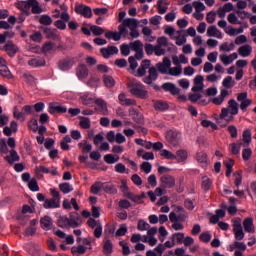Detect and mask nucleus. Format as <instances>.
Listing matches in <instances>:
<instances>
[{"label":"nucleus","mask_w":256,"mask_h":256,"mask_svg":"<svg viewBox=\"0 0 256 256\" xmlns=\"http://www.w3.org/2000/svg\"><path fill=\"white\" fill-rule=\"evenodd\" d=\"M242 145L243 142L231 143L229 145V152L231 153V155H240Z\"/></svg>","instance_id":"obj_40"},{"label":"nucleus","mask_w":256,"mask_h":256,"mask_svg":"<svg viewBox=\"0 0 256 256\" xmlns=\"http://www.w3.org/2000/svg\"><path fill=\"white\" fill-rule=\"evenodd\" d=\"M241 225H243L244 231L246 233H255V225L253 224V218L248 217L244 219V221L241 222Z\"/></svg>","instance_id":"obj_22"},{"label":"nucleus","mask_w":256,"mask_h":256,"mask_svg":"<svg viewBox=\"0 0 256 256\" xmlns=\"http://www.w3.org/2000/svg\"><path fill=\"white\" fill-rule=\"evenodd\" d=\"M0 75L1 77H4L6 79H12L13 74H11V70H9V67L6 66H0Z\"/></svg>","instance_id":"obj_54"},{"label":"nucleus","mask_w":256,"mask_h":256,"mask_svg":"<svg viewBox=\"0 0 256 256\" xmlns=\"http://www.w3.org/2000/svg\"><path fill=\"white\" fill-rule=\"evenodd\" d=\"M40 226L44 231H51L53 229V219L49 216H44L40 219Z\"/></svg>","instance_id":"obj_20"},{"label":"nucleus","mask_w":256,"mask_h":256,"mask_svg":"<svg viewBox=\"0 0 256 256\" xmlns=\"http://www.w3.org/2000/svg\"><path fill=\"white\" fill-rule=\"evenodd\" d=\"M160 155L161 157H164V159L175 160V154L167 149L161 150Z\"/></svg>","instance_id":"obj_63"},{"label":"nucleus","mask_w":256,"mask_h":256,"mask_svg":"<svg viewBox=\"0 0 256 256\" xmlns=\"http://www.w3.org/2000/svg\"><path fill=\"white\" fill-rule=\"evenodd\" d=\"M40 25H46V27H49V25H53V19L51 16L44 14L39 19Z\"/></svg>","instance_id":"obj_55"},{"label":"nucleus","mask_w":256,"mask_h":256,"mask_svg":"<svg viewBox=\"0 0 256 256\" xmlns=\"http://www.w3.org/2000/svg\"><path fill=\"white\" fill-rule=\"evenodd\" d=\"M102 191H105V193H108L110 195L117 194V188H115V186H113V184L109 182L102 183Z\"/></svg>","instance_id":"obj_41"},{"label":"nucleus","mask_w":256,"mask_h":256,"mask_svg":"<svg viewBox=\"0 0 256 256\" xmlns=\"http://www.w3.org/2000/svg\"><path fill=\"white\" fill-rule=\"evenodd\" d=\"M17 9H20V11H29V0L27 1H19L16 4Z\"/></svg>","instance_id":"obj_64"},{"label":"nucleus","mask_w":256,"mask_h":256,"mask_svg":"<svg viewBox=\"0 0 256 256\" xmlns=\"http://www.w3.org/2000/svg\"><path fill=\"white\" fill-rule=\"evenodd\" d=\"M100 53L104 59H109V57L119 53V48L117 46L104 47L100 49Z\"/></svg>","instance_id":"obj_12"},{"label":"nucleus","mask_w":256,"mask_h":256,"mask_svg":"<svg viewBox=\"0 0 256 256\" xmlns=\"http://www.w3.org/2000/svg\"><path fill=\"white\" fill-rule=\"evenodd\" d=\"M45 60L44 58L37 57V58H32L28 61V65L30 67H45Z\"/></svg>","instance_id":"obj_38"},{"label":"nucleus","mask_w":256,"mask_h":256,"mask_svg":"<svg viewBox=\"0 0 256 256\" xmlns=\"http://www.w3.org/2000/svg\"><path fill=\"white\" fill-rule=\"evenodd\" d=\"M118 100H119L120 105H123L125 107H131V105H137V101L127 98L125 93L119 94Z\"/></svg>","instance_id":"obj_24"},{"label":"nucleus","mask_w":256,"mask_h":256,"mask_svg":"<svg viewBox=\"0 0 256 256\" xmlns=\"http://www.w3.org/2000/svg\"><path fill=\"white\" fill-rule=\"evenodd\" d=\"M103 253L104 255H111L113 253V242L107 238L104 239Z\"/></svg>","instance_id":"obj_42"},{"label":"nucleus","mask_w":256,"mask_h":256,"mask_svg":"<svg viewBox=\"0 0 256 256\" xmlns=\"http://www.w3.org/2000/svg\"><path fill=\"white\" fill-rule=\"evenodd\" d=\"M59 189L62 193H64V195H67L68 193H71V191H73V186H71V184L64 182L59 184Z\"/></svg>","instance_id":"obj_57"},{"label":"nucleus","mask_w":256,"mask_h":256,"mask_svg":"<svg viewBox=\"0 0 256 256\" xmlns=\"http://www.w3.org/2000/svg\"><path fill=\"white\" fill-rule=\"evenodd\" d=\"M31 113H33V106L31 105H25L21 112H19L17 106L13 108V117L17 119V121H25L27 115H31Z\"/></svg>","instance_id":"obj_4"},{"label":"nucleus","mask_w":256,"mask_h":256,"mask_svg":"<svg viewBox=\"0 0 256 256\" xmlns=\"http://www.w3.org/2000/svg\"><path fill=\"white\" fill-rule=\"evenodd\" d=\"M129 115L132 117V120L135 121V123H138L139 125L143 123V116L135 108H130Z\"/></svg>","instance_id":"obj_34"},{"label":"nucleus","mask_w":256,"mask_h":256,"mask_svg":"<svg viewBox=\"0 0 256 256\" xmlns=\"http://www.w3.org/2000/svg\"><path fill=\"white\" fill-rule=\"evenodd\" d=\"M135 18H126L122 21V24L118 26V34H120V37L122 35H125L127 33V27L130 29V27H135Z\"/></svg>","instance_id":"obj_8"},{"label":"nucleus","mask_w":256,"mask_h":256,"mask_svg":"<svg viewBox=\"0 0 256 256\" xmlns=\"http://www.w3.org/2000/svg\"><path fill=\"white\" fill-rule=\"evenodd\" d=\"M103 82L105 87H107L108 89H113V86L115 85V79L113 78V76L104 75Z\"/></svg>","instance_id":"obj_50"},{"label":"nucleus","mask_w":256,"mask_h":256,"mask_svg":"<svg viewBox=\"0 0 256 256\" xmlns=\"http://www.w3.org/2000/svg\"><path fill=\"white\" fill-rule=\"evenodd\" d=\"M29 9H31L33 15H39L43 13V8H41L39 1L37 0H29Z\"/></svg>","instance_id":"obj_28"},{"label":"nucleus","mask_w":256,"mask_h":256,"mask_svg":"<svg viewBox=\"0 0 256 256\" xmlns=\"http://www.w3.org/2000/svg\"><path fill=\"white\" fill-rule=\"evenodd\" d=\"M234 185L235 187H241V184L243 183V171L238 170L234 173Z\"/></svg>","instance_id":"obj_53"},{"label":"nucleus","mask_w":256,"mask_h":256,"mask_svg":"<svg viewBox=\"0 0 256 256\" xmlns=\"http://www.w3.org/2000/svg\"><path fill=\"white\" fill-rule=\"evenodd\" d=\"M74 11L77 15L85 17V19H91V17H93V10L87 5L78 4L75 6Z\"/></svg>","instance_id":"obj_6"},{"label":"nucleus","mask_w":256,"mask_h":256,"mask_svg":"<svg viewBox=\"0 0 256 256\" xmlns=\"http://www.w3.org/2000/svg\"><path fill=\"white\" fill-rule=\"evenodd\" d=\"M44 209H59L61 207V204L59 203V200L52 198V199H46L43 204Z\"/></svg>","instance_id":"obj_29"},{"label":"nucleus","mask_w":256,"mask_h":256,"mask_svg":"<svg viewBox=\"0 0 256 256\" xmlns=\"http://www.w3.org/2000/svg\"><path fill=\"white\" fill-rule=\"evenodd\" d=\"M78 147L82 149V153H90L91 149H93V146L87 141L78 143Z\"/></svg>","instance_id":"obj_60"},{"label":"nucleus","mask_w":256,"mask_h":256,"mask_svg":"<svg viewBox=\"0 0 256 256\" xmlns=\"http://www.w3.org/2000/svg\"><path fill=\"white\" fill-rule=\"evenodd\" d=\"M207 36L216 37L217 39H223V33L221 32V30L217 29V26L215 25L208 27Z\"/></svg>","instance_id":"obj_25"},{"label":"nucleus","mask_w":256,"mask_h":256,"mask_svg":"<svg viewBox=\"0 0 256 256\" xmlns=\"http://www.w3.org/2000/svg\"><path fill=\"white\" fill-rule=\"evenodd\" d=\"M158 77L159 74L157 73V68L150 67L148 70V76L143 78V83H146V85H151L153 81H157Z\"/></svg>","instance_id":"obj_11"},{"label":"nucleus","mask_w":256,"mask_h":256,"mask_svg":"<svg viewBox=\"0 0 256 256\" xmlns=\"http://www.w3.org/2000/svg\"><path fill=\"white\" fill-rule=\"evenodd\" d=\"M19 154H17V151L15 149L10 150V155L5 157V160L9 165H13V163L19 161Z\"/></svg>","instance_id":"obj_39"},{"label":"nucleus","mask_w":256,"mask_h":256,"mask_svg":"<svg viewBox=\"0 0 256 256\" xmlns=\"http://www.w3.org/2000/svg\"><path fill=\"white\" fill-rule=\"evenodd\" d=\"M76 76L78 77V79H87V77H89V69L87 68V65H78L76 67Z\"/></svg>","instance_id":"obj_18"},{"label":"nucleus","mask_w":256,"mask_h":256,"mask_svg":"<svg viewBox=\"0 0 256 256\" xmlns=\"http://www.w3.org/2000/svg\"><path fill=\"white\" fill-rule=\"evenodd\" d=\"M239 57V54L237 52H234L230 55L222 54L220 55V61L223 63V65H231L233 61H235Z\"/></svg>","instance_id":"obj_19"},{"label":"nucleus","mask_w":256,"mask_h":256,"mask_svg":"<svg viewBox=\"0 0 256 256\" xmlns=\"http://www.w3.org/2000/svg\"><path fill=\"white\" fill-rule=\"evenodd\" d=\"M68 219H69L70 227H72V229H77V227H80V225H83V220L81 219V216L77 212H71Z\"/></svg>","instance_id":"obj_10"},{"label":"nucleus","mask_w":256,"mask_h":256,"mask_svg":"<svg viewBox=\"0 0 256 256\" xmlns=\"http://www.w3.org/2000/svg\"><path fill=\"white\" fill-rule=\"evenodd\" d=\"M4 50L9 57H15V55H17L19 52V47L12 41H8L4 46Z\"/></svg>","instance_id":"obj_14"},{"label":"nucleus","mask_w":256,"mask_h":256,"mask_svg":"<svg viewBox=\"0 0 256 256\" xmlns=\"http://www.w3.org/2000/svg\"><path fill=\"white\" fill-rule=\"evenodd\" d=\"M203 76L197 75L194 78V86L192 87V91H203L205 89V84H203Z\"/></svg>","instance_id":"obj_27"},{"label":"nucleus","mask_w":256,"mask_h":256,"mask_svg":"<svg viewBox=\"0 0 256 256\" xmlns=\"http://www.w3.org/2000/svg\"><path fill=\"white\" fill-rule=\"evenodd\" d=\"M253 53V47L249 44L242 45L238 48L240 57H249Z\"/></svg>","instance_id":"obj_26"},{"label":"nucleus","mask_w":256,"mask_h":256,"mask_svg":"<svg viewBox=\"0 0 256 256\" xmlns=\"http://www.w3.org/2000/svg\"><path fill=\"white\" fill-rule=\"evenodd\" d=\"M162 89H164V91H169V93H171L172 95H179L181 91L177 86H175V84L171 82L164 83L162 85Z\"/></svg>","instance_id":"obj_30"},{"label":"nucleus","mask_w":256,"mask_h":256,"mask_svg":"<svg viewBox=\"0 0 256 256\" xmlns=\"http://www.w3.org/2000/svg\"><path fill=\"white\" fill-rule=\"evenodd\" d=\"M48 113H50V115H55V113H67V107L50 103Z\"/></svg>","instance_id":"obj_21"},{"label":"nucleus","mask_w":256,"mask_h":256,"mask_svg":"<svg viewBox=\"0 0 256 256\" xmlns=\"http://www.w3.org/2000/svg\"><path fill=\"white\" fill-rule=\"evenodd\" d=\"M160 182L162 183V187L164 189H173L175 187V177L171 175H164L160 178Z\"/></svg>","instance_id":"obj_13"},{"label":"nucleus","mask_w":256,"mask_h":256,"mask_svg":"<svg viewBox=\"0 0 256 256\" xmlns=\"http://www.w3.org/2000/svg\"><path fill=\"white\" fill-rule=\"evenodd\" d=\"M130 49H132V51H143V43H141L140 40H136L132 43H130Z\"/></svg>","instance_id":"obj_61"},{"label":"nucleus","mask_w":256,"mask_h":256,"mask_svg":"<svg viewBox=\"0 0 256 256\" xmlns=\"http://www.w3.org/2000/svg\"><path fill=\"white\" fill-rule=\"evenodd\" d=\"M183 73V67L181 65L176 67H170L168 69V75H171L172 77H179Z\"/></svg>","instance_id":"obj_48"},{"label":"nucleus","mask_w":256,"mask_h":256,"mask_svg":"<svg viewBox=\"0 0 256 256\" xmlns=\"http://www.w3.org/2000/svg\"><path fill=\"white\" fill-rule=\"evenodd\" d=\"M165 137L167 143H169V145L172 147H177V145L181 143V132L177 130H168Z\"/></svg>","instance_id":"obj_5"},{"label":"nucleus","mask_w":256,"mask_h":256,"mask_svg":"<svg viewBox=\"0 0 256 256\" xmlns=\"http://www.w3.org/2000/svg\"><path fill=\"white\" fill-rule=\"evenodd\" d=\"M128 88L130 89L131 95L137 97L138 99H147L149 97V91L145 89V85H143L141 82L134 80L130 82Z\"/></svg>","instance_id":"obj_3"},{"label":"nucleus","mask_w":256,"mask_h":256,"mask_svg":"<svg viewBox=\"0 0 256 256\" xmlns=\"http://www.w3.org/2000/svg\"><path fill=\"white\" fill-rule=\"evenodd\" d=\"M167 9H169V3L165 0L157 1V11L159 15H165L167 13Z\"/></svg>","instance_id":"obj_35"},{"label":"nucleus","mask_w":256,"mask_h":256,"mask_svg":"<svg viewBox=\"0 0 256 256\" xmlns=\"http://www.w3.org/2000/svg\"><path fill=\"white\" fill-rule=\"evenodd\" d=\"M184 239H185V233L183 232L174 233L172 235V241H174L175 243H178V245H182Z\"/></svg>","instance_id":"obj_58"},{"label":"nucleus","mask_w":256,"mask_h":256,"mask_svg":"<svg viewBox=\"0 0 256 256\" xmlns=\"http://www.w3.org/2000/svg\"><path fill=\"white\" fill-rule=\"evenodd\" d=\"M149 67H151V60H143L140 64V67L137 69L135 77H144Z\"/></svg>","instance_id":"obj_16"},{"label":"nucleus","mask_w":256,"mask_h":256,"mask_svg":"<svg viewBox=\"0 0 256 256\" xmlns=\"http://www.w3.org/2000/svg\"><path fill=\"white\" fill-rule=\"evenodd\" d=\"M170 67L171 59H169V57H164L162 62L156 64V69H158L159 73L162 75H168Z\"/></svg>","instance_id":"obj_9"},{"label":"nucleus","mask_w":256,"mask_h":256,"mask_svg":"<svg viewBox=\"0 0 256 256\" xmlns=\"http://www.w3.org/2000/svg\"><path fill=\"white\" fill-rule=\"evenodd\" d=\"M103 191V182L97 181L90 187V193L92 195H99V192Z\"/></svg>","instance_id":"obj_43"},{"label":"nucleus","mask_w":256,"mask_h":256,"mask_svg":"<svg viewBox=\"0 0 256 256\" xmlns=\"http://www.w3.org/2000/svg\"><path fill=\"white\" fill-rule=\"evenodd\" d=\"M79 119H80L79 125H80L81 129H91V119L90 118L80 116Z\"/></svg>","instance_id":"obj_49"},{"label":"nucleus","mask_w":256,"mask_h":256,"mask_svg":"<svg viewBox=\"0 0 256 256\" xmlns=\"http://www.w3.org/2000/svg\"><path fill=\"white\" fill-rule=\"evenodd\" d=\"M60 9L62 11L61 13V19L62 21H69V19H71V15H69V12L68 11V7H67V4H61L60 5Z\"/></svg>","instance_id":"obj_52"},{"label":"nucleus","mask_w":256,"mask_h":256,"mask_svg":"<svg viewBox=\"0 0 256 256\" xmlns=\"http://www.w3.org/2000/svg\"><path fill=\"white\" fill-rule=\"evenodd\" d=\"M43 33L46 35L47 39H59V31H57V29L45 27Z\"/></svg>","instance_id":"obj_32"},{"label":"nucleus","mask_w":256,"mask_h":256,"mask_svg":"<svg viewBox=\"0 0 256 256\" xmlns=\"http://www.w3.org/2000/svg\"><path fill=\"white\" fill-rule=\"evenodd\" d=\"M188 157L189 154L187 153V150L180 149L176 152L174 160L177 161V163H184V161H187Z\"/></svg>","instance_id":"obj_31"},{"label":"nucleus","mask_w":256,"mask_h":256,"mask_svg":"<svg viewBox=\"0 0 256 256\" xmlns=\"http://www.w3.org/2000/svg\"><path fill=\"white\" fill-rule=\"evenodd\" d=\"M196 161L201 167H207L209 165V156L205 152H198L196 154Z\"/></svg>","instance_id":"obj_23"},{"label":"nucleus","mask_w":256,"mask_h":256,"mask_svg":"<svg viewBox=\"0 0 256 256\" xmlns=\"http://www.w3.org/2000/svg\"><path fill=\"white\" fill-rule=\"evenodd\" d=\"M154 109L156 111H167L169 109V104L165 101H156L154 103Z\"/></svg>","instance_id":"obj_44"},{"label":"nucleus","mask_w":256,"mask_h":256,"mask_svg":"<svg viewBox=\"0 0 256 256\" xmlns=\"http://www.w3.org/2000/svg\"><path fill=\"white\" fill-rule=\"evenodd\" d=\"M142 34L144 35L145 41H148L149 43H153L155 41V37L153 36V30L147 26H144L142 28Z\"/></svg>","instance_id":"obj_33"},{"label":"nucleus","mask_w":256,"mask_h":256,"mask_svg":"<svg viewBox=\"0 0 256 256\" xmlns=\"http://www.w3.org/2000/svg\"><path fill=\"white\" fill-rule=\"evenodd\" d=\"M58 227H61L62 229H67L70 226L69 217L67 216H60L58 218Z\"/></svg>","instance_id":"obj_47"},{"label":"nucleus","mask_w":256,"mask_h":256,"mask_svg":"<svg viewBox=\"0 0 256 256\" xmlns=\"http://www.w3.org/2000/svg\"><path fill=\"white\" fill-rule=\"evenodd\" d=\"M119 159H120L119 156L113 155V154H106L104 156V161L108 165H113L114 163H118Z\"/></svg>","instance_id":"obj_51"},{"label":"nucleus","mask_w":256,"mask_h":256,"mask_svg":"<svg viewBox=\"0 0 256 256\" xmlns=\"http://www.w3.org/2000/svg\"><path fill=\"white\" fill-rule=\"evenodd\" d=\"M77 63L75 57H66L58 62V68L60 71H69Z\"/></svg>","instance_id":"obj_7"},{"label":"nucleus","mask_w":256,"mask_h":256,"mask_svg":"<svg viewBox=\"0 0 256 256\" xmlns=\"http://www.w3.org/2000/svg\"><path fill=\"white\" fill-rule=\"evenodd\" d=\"M226 97H229V90H227V88H222L220 90V95L214 97L212 99V103L214 105H223V102L225 101Z\"/></svg>","instance_id":"obj_15"},{"label":"nucleus","mask_w":256,"mask_h":256,"mask_svg":"<svg viewBox=\"0 0 256 256\" xmlns=\"http://www.w3.org/2000/svg\"><path fill=\"white\" fill-rule=\"evenodd\" d=\"M95 103L97 105L96 111L101 113V115H109V109L107 108V102L103 99H96Z\"/></svg>","instance_id":"obj_17"},{"label":"nucleus","mask_w":256,"mask_h":256,"mask_svg":"<svg viewBox=\"0 0 256 256\" xmlns=\"http://www.w3.org/2000/svg\"><path fill=\"white\" fill-rule=\"evenodd\" d=\"M235 115H239V103L235 99H230L228 107L221 109L219 119H225L226 123H231L235 119Z\"/></svg>","instance_id":"obj_2"},{"label":"nucleus","mask_w":256,"mask_h":256,"mask_svg":"<svg viewBox=\"0 0 256 256\" xmlns=\"http://www.w3.org/2000/svg\"><path fill=\"white\" fill-rule=\"evenodd\" d=\"M213 187V180H211L209 177L204 176L202 178V189L203 191H209Z\"/></svg>","instance_id":"obj_46"},{"label":"nucleus","mask_w":256,"mask_h":256,"mask_svg":"<svg viewBox=\"0 0 256 256\" xmlns=\"http://www.w3.org/2000/svg\"><path fill=\"white\" fill-rule=\"evenodd\" d=\"M28 189H30V191H33V192L39 191V184L37 183V179L32 178L28 182Z\"/></svg>","instance_id":"obj_62"},{"label":"nucleus","mask_w":256,"mask_h":256,"mask_svg":"<svg viewBox=\"0 0 256 256\" xmlns=\"http://www.w3.org/2000/svg\"><path fill=\"white\" fill-rule=\"evenodd\" d=\"M104 37H106V39L109 40H113V41H121V34H118L117 32H113V31H108L104 34Z\"/></svg>","instance_id":"obj_56"},{"label":"nucleus","mask_w":256,"mask_h":256,"mask_svg":"<svg viewBox=\"0 0 256 256\" xmlns=\"http://www.w3.org/2000/svg\"><path fill=\"white\" fill-rule=\"evenodd\" d=\"M55 51H57V46L53 42H46L42 46V53H44V55H48V53H55Z\"/></svg>","instance_id":"obj_36"},{"label":"nucleus","mask_w":256,"mask_h":256,"mask_svg":"<svg viewBox=\"0 0 256 256\" xmlns=\"http://www.w3.org/2000/svg\"><path fill=\"white\" fill-rule=\"evenodd\" d=\"M232 227L234 237L236 239L234 242L236 249H240V251H247V244L244 242H239L245 239V232H243V226H241V218L236 217L232 219Z\"/></svg>","instance_id":"obj_1"},{"label":"nucleus","mask_w":256,"mask_h":256,"mask_svg":"<svg viewBox=\"0 0 256 256\" xmlns=\"http://www.w3.org/2000/svg\"><path fill=\"white\" fill-rule=\"evenodd\" d=\"M219 49L224 53H229L235 50V43L232 42L229 44V42H224L220 45Z\"/></svg>","instance_id":"obj_45"},{"label":"nucleus","mask_w":256,"mask_h":256,"mask_svg":"<svg viewBox=\"0 0 256 256\" xmlns=\"http://www.w3.org/2000/svg\"><path fill=\"white\" fill-rule=\"evenodd\" d=\"M71 251L73 255H75L76 253H78V255H85V253L87 252V247L83 245H78L72 247Z\"/></svg>","instance_id":"obj_59"},{"label":"nucleus","mask_w":256,"mask_h":256,"mask_svg":"<svg viewBox=\"0 0 256 256\" xmlns=\"http://www.w3.org/2000/svg\"><path fill=\"white\" fill-rule=\"evenodd\" d=\"M193 93H190L188 96L189 101L191 103H197V101L201 100L203 97V90H192Z\"/></svg>","instance_id":"obj_37"}]
</instances>
